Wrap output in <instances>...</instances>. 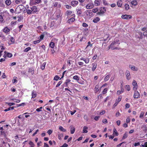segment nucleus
I'll use <instances>...</instances> for the list:
<instances>
[{
  "label": "nucleus",
  "instance_id": "20e7f679",
  "mask_svg": "<svg viewBox=\"0 0 147 147\" xmlns=\"http://www.w3.org/2000/svg\"><path fill=\"white\" fill-rule=\"evenodd\" d=\"M121 18L124 19L128 20L132 18V16L130 15L125 14L122 15L121 16Z\"/></svg>",
  "mask_w": 147,
  "mask_h": 147
},
{
  "label": "nucleus",
  "instance_id": "c756f323",
  "mask_svg": "<svg viewBox=\"0 0 147 147\" xmlns=\"http://www.w3.org/2000/svg\"><path fill=\"white\" fill-rule=\"evenodd\" d=\"M142 129L144 131H146L147 130V127L145 125H143L142 126Z\"/></svg>",
  "mask_w": 147,
  "mask_h": 147
},
{
  "label": "nucleus",
  "instance_id": "423d86ee",
  "mask_svg": "<svg viewBox=\"0 0 147 147\" xmlns=\"http://www.w3.org/2000/svg\"><path fill=\"white\" fill-rule=\"evenodd\" d=\"M72 16H73V17L69 19L67 21V22L69 24H71L72 22L75 21V14H73Z\"/></svg>",
  "mask_w": 147,
  "mask_h": 147
},
{
  "label": "nucleus",
  "instance_id": "cd10ccee",
  "mask_svg": "<svg viewBox=\"0 0 147 147\" xmlns=\"http://www.w3.org/2000/svg\"><path fill=\"white\" fill-rule=\"evenodd\" d=\"M11 1L10 0H6L5 1V4L7 6H9L11 5Z\"/></svg>",
  "mask_w": 147,
  "mask_h": 147
},
{
  "label": "nucleus",
  "instance_id": "603ef678",
  "mask_svg": "<svg viewBox=\"0 0 147 147\" xmlns=\"http://www.w3.org/2000/svg\"><path fill=\"white\" fill-rule=\"evenodd\" d=\"M98 10V8H94L92 9V11L94 13L97 12Z\"/></svg>",
  "mask_w": 147,
  "mask_h": 147
},
{
  "label": "nucleus",
  "instance_id": "0eeeda50",
  "mask_svg": "<svg viewBox=\"0 0 147 147\" xmlns=\"http://www.w3.org/2000/svg\"><path fill=\"white\" fill-rule=\"evenodd\" d=\"M125 74L126 79L127 80H129L131 78L129 71L128 70H127L125 72Z\"/></svg>",
  "mask_w": 147,
  "mask_h": 147
},
{
  "label": "nucleus",
  "instance_id": "79ce46f5",
  "mask_svg": "<svg viewBox=\"0 0 147 147\" xmlns=\"http://www.w3.org/2000/svg\"><path fill=\"white\" fill-rule=\"evenodd\" d=\"M73 78L75 80H79V77L77 75L74 76L73 77Z\"/></svg>",
  "mask_w": 147,
  "mask_h": 147
},
{
  "label": "nucleus",
  "instance_id": "e433bc0d",
  "mask_svg": "<svg viewBox=\"0 0 147 147\" xmlns=\"http://www.w3.org/2000/svg\"><path fill=\"white\" fill-rule=\"evenodd\" d=\"M125 7L126 10H128L129 8V5L128 4H125Z\"/></svg>",
  "mask_w": 147,
  "mask_h": 147
},
{
  "label": "nucleus",
  "instance_id": "13d9d810",
  "mask_svg": "<svg viewBox=\"0 0 147 147\" xmlns=\"http://www.w3.org/2000/svg\"><path fill=\"white\" fill-rule=\"evenodd\" d=\"M10 41L12 43H13L15 42V39L13 37H11L10 38Z\"/></svg>",
  "mask_w": 147,
  "mask_h": 147
},
{
  "label": "nucleus",
  "instance_id": "f03ea898",
  "mask_svg": "<svg viewBox=\"0 0 147 147\" xmlns=\"http://www.w3.org/2000/svg\"><path fill=\"white\" fill-rule=\"evenodd\" d=\"M106 11V9L105 7H101L100 8L99 11L96 13V14L97 15L102 16L104 15V13Z\"/></svg>",
  "mask_w": 147,
  "mask_h": 147
},
{
  "label": "nucleus",
  "instance_id": "a18cd8bd",
  "mask_svg": "<svg viewBox=\"0 0 147 147\" xmlns=\"http://www.w3.org/2000/svg\"><path fill=\"white\" fill-rule=\"evenodd\" d=\"M108 89L107 88H105L104 89L102 92L103 94H105L107 93Z\"/></svg>",
  "mask_w": 147,
  "mask_h": 147
},
{
  "label": "nucleus",
  "instance_id": "7c9ffc66",
  "mask_svg": "<svg viewBox=\"0 0 147 147\" xmlns=\"http://www.w3.org/2000/svg\"><path fill=\"white\" fill-rule=\"evenodd\" d=\"M109 37V35L108 34H106L104 36V38H104L102 40L103 41H105Z\"/></svg>",
  "mask_w": 147,
  "mask_h": 147
},
{
  "label": "nucleus",
  "instance_id": "338daca9",
  "mask_svg": "<svg viewBox=\"0 0 147 147\" xmlns=\"http://www.w3.org/2000/svg\"><path fill=\"white\" fill-rule=\"evenodd\" d=\"M42 109V107L37 108L36 109V111L37 112H40L41 111V109Z\"/></svg>",
  "mask_w": 147,
  "mask_h": 147
},
{
  "label": "nucleus",
  "instance_id": "ddd939ff",
  "mask_svg": "<svg viewBox=\"0 0 147 147\" xmlns=\"http://www.w3.org/2000/svg\"><path fill=\"white\" fill-rule=\"evenodd\" d=\"M30 9L32 11V13H34L37 11V7L35 6H33L32 7H30Z\"/></svg>",
  "mask_w": 147,
  "mask_h": 147
},
{
  "label": "nucleus",
  "instance_id": "412c9836",
  "mask_svg": "<svg viewBox=\"0 0 147 147\" xmlns=\"http://www.w3.org/2000/svg\"><path fill=\"white\" fill-rule=\"evenodd\" d=\"M72 13V11L71 10H67L65 13V15L69 16Z\"/></svg>",
  "mask_w": 147,
  "mask_h": 147
},
{
  "label": "nucleus",
  "instance_id": "69168bd1",
  "mask_svg": "<svg viewBox=\"0 0 147 147\" xmlns=\"http://www.w3.org/2000/svg\"><path fill=\"white\" fill-rule=\"evenodd\" d=\"M84 119L85 120H86L87 121H88V116L87 115H85L84 116Z\"/></svg>",
  "mask_w": 147,
  "mask_h": 147
},
{
  "label": "nucleus",
  "instance_id": "393cba45",
  "mask_svg": "<svg viewBox=\"0 0 147 147\" xmlns=\"http://www.w3.org/2000/svg\"><path fill=\"white\" fill-rule=\"evenodd\" d=\"M77 11V13L78 15H80L82 13V11L80 9H77L76 10Z\"/></svg>",
  "mask_w": 147,
  "mask_h": 147
},
{
  "label": "nucleus",
  "instance_id": "4be33fe9",
  "mask_svg": "<svg viewBox=\"0 0 147 147\" xmlns=\"http://www.w3.org/2000/svg\"><path fill=\"white\" fill-rule=\"evenodd\" d=\"M88 129V127L87 126H84L83 127V130L82 131V133H87L88 132L87 131V129Z\"/></svg>",
  "mask_w": 147,
  "mask_h": 147
},
{
  "label": "nucleus",
  "instance_id": "bf43d9fd",
  "mask_svg": "<svg viewBox=\"0 0 147 147\" xmlns=\"http://www.w3.org/2000/svg\"><path fill=\"white\" fill-rule=\"evenodd\" d=\"M16 78H17V77H14L13 78V79L12 80V82H13V83H14L15 82H17V80H16Z\"/></svg>",
  "mask_w": 147,
  "mask_h": 147
},
{
  "label": "nucleus",
  "instance_id": "6e6d98bb",
  "mask_svg": "<svg viewBox=\"0 0 147 147\" xmlns=\"http://www.w3.org/2000/svg\"><path fill=\"white\" fill-rule=\"evenodd\" d=\"M144 114V112L142 111L141 113H140V116H139V117L140 118H142V117H143Z\"/></svg>",
  "mask_w": 147,
  "mask_h": 147
},
{
  "label": "nucleus",
  "instance_id": "dca6fc26",
  "mask_svg": "<svg viewBox=\"0 0 147 147\" xmlns=\"http://www.w3.org/2000/svg\"><path fill=\"white\" fill-rule=\"evenodd\" d=\"M100 20V18L98 17H96L94 18L92 22L94 23H97Z\"/></svg>",
  "mask_w": 147,
  "mask_h": 147
},
{
  "label": "nucleus",
  "instance_id": "f8f14e48",
  "mask_svg": "<svg viewBox=\"0 0 147 147\" xmlns=\"http://www.w3.org/2000/svg\"><path fill=\"white\" fill-rule=\"evenodd\" d=\"M70 133L71 134H73L75 131V127L73 125L70 126Z\"/></svg>",
  "mask_w": 147,
  "mask_h": 147
},
{
  "label": "nucleus",
  "instance_id": "2f4dec72",
  "mask_svg": "<svg viewBox=\"0 0 147 147\" xmlns=\"http://www.w3.org/2000/svg\"><path fill=\"white\" fill-rule=\"evenodd\" d=\"M59 129L61 131L63 132H66V129H64L62 126H60L59 128Z\"/></svg>",
  "mask_w": 147,
  "mask_h": 147
},
{
  "label": "nucleus",
  "instance_id": "6ab92c4d",
  "mask_svg": "<svg viewBox=\"0 0 147 147\" xmlns=\"http://www.w3.org/2000/svg\"><path fill=\"white\" fill-rule=\"evenodd\" d=\"M99 85L98 84H97L95 86V88H94V92L95 93H96L98 92L99 90Z\"/></svg>",
  "mask_w": 147,
  "mask_h": 147
},
{
  "label": "nucleus",
  "instance_id": "774afa93",
  "mask_svg": "<svg viewBox=\"0 0 147 147\" xmlns=\"http://www.w3.org/2000/svg\"><path fill=\"white\" fill-rule=\"evenodd\" d=\"M105 111L104 110H102V111L99 114L100 115H103L105 113Z\"/></svg>",
  "mask_w": 147,
  "mask_h": 147
},
{
  "label": "nucleus",
  "instance_id": "c85d7f7f",
  "mask_svg": "<svg viewBox=\"0 0 147 147\" xmlns=\"http://www.w3.org/2000/svg\"><path fill=\"white\" fill-rule=\"evenodd\" d=\"M53 40L51 41L50 43L49 44V46L51 48H53L55 46V43L52 41Z\"/></svg>",
  "mask_w": 147,
  "mask_h": 147
},
{
  "label": "nucleus",
  "instance_id": "9d476101",
  "mask_svg": "<svg viewBox=\"0 0 147 147\" xmlns=\"http://www.w3.org/2000/svg\"><path fill=\"white\" fill-rule=\"evenodd\" d=\"M15 3L17 4H25L26 1L25 0H16Z\"/></svg>",
  "mask_w": 147,
  "mask_h": 147
},
{
  "label": "nucleus",
  "instance_id": "4d7b16f0",
  "mask_svg": "<svg viewBox=\"0 0 147 147\" xmlns=\"http://www.w3.org/2000/svg\"><path fill=\"white\" fill-rule=\"evenodd\" d=\"M89 46H90V47H92V44H91V42L90 41L88 42V45L86 47V49Z\"/></svg>",
  "mask_w": 147,
  "mask_h": 147
},
{
  "label": "nucleus",
  "instance_id": "bb28decb",
  "mask_svg": "<svg viewBox=\"0 0 147 147\" xmlns=\"http://www.w3.org/2000/svg\"><path fill=\"white\" fill-rule=\"evenodd\" d=\"M0 133L1 135L3 136L5 138L6 137V134L4 131H0Z\"/></svg>",
  "mask_w": 147,
  "mask_h": 147
},
{
  "label": "nucleus",
  "instance_id": "72a5a7b5",
  "mask_svg": "<svg viewBox=\"0 0 147 147\" xmlns=\"http://www.w3.org/2000/svg\"><path fill=\"white\" fill-rule=\"evenodd\" d=\"M14 107H10L8 108L5 109L4 110V111H9L10 110H13L14 109Z\"/></svg>",
  "mask_w": 147,
  "mask_h": 147
},
{
  "label": "nucleus",
  "instance_id": "680f3d73",
  "mask_svg": "<svg viewBox=\"0 0 147 147\" xmlns=\"http://www.w3.org/2000/svg\"><path fill=\"white\" fill-rule=\"evenodd\" d=\"M63 136V134H60L58 135V139L60 140L61 139V136Z\"/></svg>",
  "mask_w": 147,
  "mask_h": 147
},
{
  "label": "nucleus",
  "instance_id": "ea45409f",
  "mask_svg": "<svg viewBox=\"0 0 147 147\" xmlns=\"http://www.w3.org/2000/svg\"><path fill=\"white\" fill-rule=\"evenodd\" d=\"M31 49V48L30 47H28L26 48L24 50V52H27L29 50Z\"/></svg>",
  "mask_w": 147,
  "mask_h": 147
},
{
  "label": "nucleus",
  "instance_id": "473e14b6",
  "mask_svg": "<svg viewBox=\"0 0 147 147\" xmlns=\"http://www.w3.org/2000/svg\"><path fill=\"white\" fill-rule=\"evenodd\" d=\"M117 5L119 7H121L122 5L121 1H119L117 3Z\"/></svg>",
  "mask_w": 147,
  "mask_h": 147
},
{
  "label": "nucleus",
  "instance_id": "49530a36",
  "mask_svg": "<svg viewBox=\"0 0 147 147\" xmlns=\"http://www.w3.org/2000/svg\"><path fill=\"white\" fill-rule=\"evenodd\" d=\"M28 72H30L31 73V74L33 75L34 74V72L33 70H32V69L30 68L29 69Z\"/></svg>",
  "mask_w": 147,
  "mask_h": 147
},
{
  "label": "nucleus",
  "instance_id": "3c124183",
  "mask_svg": "<svg viewBox=\"0 0 147 147\" xmlns=\"http://www.w3.org/2000/svg\"><path fill=\"white\" fill-rule=\"evenodd\" d=\"M40 41V40H36L34 41H33V43L34 44H36L39 43Z\"/></svg>",
  "mask_w": 147,
  "mask_h": 147
},
{
  "label": "nucleus",
  "instance_id": "6e6552de",
  "mask_svg": "<svg viewBox=\"0 0 147 147\" xmlns=\"http://www.w3.org/2000/svg\"><path fill=\"white\" fill-rule=\"evenodd\" d=\"M84 13L85 15L88 17L90 16L92 14V12L91 10H86Z\"/></svg>",
  "mask_w": 147,
  "mask_h": 147
},
{
  "label": "nucleus",
  "instance_id": "aec40b11",
  "mask_svg": "<svg viewBox=\"0 0 147 147\" xmlns=\"http://www.w3.org/2000/svg\"><path fill=\"white\" fill-rule=\"evenodd\" d=\"M129 67L132 70L134 71H137L138 70V68L134 66H131V65H129Z\"/></svg>",
  "mask_w": 147,
  "mask_h": 147
},
{
  "label": "nucleus",
  "instance_id": "09e8293b",
  "mask_svg": "<svg viewBox=\"0 0 147 147\" xmlns=\"http://www.w3.org/2000/svg\"><path fill=\"white\" fill-rule=\"evenodd\" d=\"M110 76L109 75H107L105 78L104 80L105 81H108L109 79Z\"/></svg>",
  "mask_w": 147,
  "mask_h": 147
},
{
  "label": "nucleus",
  "instance_id": "f257e3e1",
  "mask_svg": "<svg viewBox=\"0 0 147 147\" xmlns=\"http://www.w3.org/2000/svg\"><path fill=\"white\" fill-rule=\"evenodd\" d=\"M120 44V43L119 40H115L109 46L108 50L110 48L112 50L117 49H118L117 47L119 46Z\"/></svg>",
  "mask_w": 147,
  "mask_h": 147
},
{
  "label": "nucleus",
  "instance_id": "a19ab883",
  "mask_svg": "<svg viewBox=\"0 0 147 147\" xmlns=\"http://www.w3.org/2000/svg\"><path fill=\"white\" fill-rule=\"evenodd\" d=\"M47 110L49 111V112H48V117H49L51 115V109L49 108H47Z\"/></svg>",
  "mask_w": 147,
  "mask_h": 147
},
{
  "label": "nucleus",
  "instance_id": "8fccbe9b",
  "mask_svg": "<svg viewBox=\"0 0 147 147\" xmlns=\"http://www.w3.org/2000/svg\"><path fill=\"white\" fill-rule=\"evenodd\" d=\"M70 81H71L69 79H67L66 80V81H65V84L66 85V86H67L68 83H69V82H70Z\"/></svg>",
  "mask_w": 147,
  "mask_h": 147
},
{
  "label": "nucleus",
  "instance_id": "0e129e2a",
  "mask_svg": "<svg viewBox=\"0 0 147 147\" xmlns=\"http://www.w3.org/2000/svg\"><path fill=\"white\" fill-rule=\"evenodd\" d=\"M103 3L104 5H108V4L106 1L105 0H103Z\"/></svg>",
  "mask_w": 147,
  "mask_h": 147
},
{
  "label": "nucleus",
  "instance_id": "5701e85b",
  "mask_svg": "<svg viewBox=\"0 0 147 147\" xmlns=\"http://www.w3.org/2000/svg\"><path fill=\"white\" fill-rule=\"evenodd\" d=\"M131 4L132 5L136 6L138 4V2L136 0H133L131 2Z\"/></svg>",
  "mask_w": 147,
  "mask_h": 147
},
{
  "label": "nucleus",
  "instance_id": "864d4df0",
  "mask_svg": "<svg viewBox=\"0 0 147 147\" xmlns=\"http://www.w3.org/2000/svg\"><path fill=\"white\" fill-rule=\"evenodd\" d=\"M59 78V77L58 76H56L54 78L53 80L57 81L58 80Z\"/></svg>",
  "mask_w": 147,
  "mask_h": 147
},
{
  "label": "nucleus",
  "instance_id": "39448f33",
  "mask_svg": "<svg viewBox=\"0 0 147 147\" xmlns=\"http://www.w3.org/2000/svg\"><path fill=\"white\" fill-rule=\"evenodd\" d=\"M132 84L134 86L133 88L134 90H136L138 88V85L137 83L136 80H133Z\"/></svg>",
  "mask_w": 147,
  "mask_h": 147
},
{
  "label": "nucleus",
  "instance_id": "c03bdc74",
  "mask_svg": "<svg viewBox=\"0 0 147 147\" xmlns=\"http://www.w3.org/2000/svg\"><path fill=\"white\" fill-rule=\"evenodd\" d=\"M121 98H122V97L121 96H120L117 99L116 101V102H117V103H119V102L121 101Z\"/></svg>",
  "mask_w": 147,
  "mask_h": 147
},
{
  "label": "nucleus",
  "instance_id": "2eb2a0df",
  "mask_svg": "<svg viewBox=\"0 0 147 147\" xmlns=\"http://www.w3.org/2000/svg\"><path fill=\"white\" fill-rule=\"evenodd\" d=\"M93 7V4L92 3H89L86 6V8L87 9H90L92 8Z\"/></svg>",
  "mask_w": 147,
  "mask_h": 147
},
{
  "label": "nucleus",
  "instance_id": "f704fd0d",
  "mask_svg": "<svg viewBox=\"0 0 147 147\" xmlns=\"http://www.w3.org/2000/svg\"><path fill=\"white\" fill-rule=\"evenodd\" d=\"M6 53L7 55L6 56H7V57L10 58L12 57L13 55L12 53L7 52H6Z\"/></svg>",
  "mask_w": 147,
  "mask_h": 147
},
{
  "label": "nucleus",
  "instance_id": "58836bf2",
  "mask_svg": "<svg viewBox=\"0 0 147 147\" xmlns=\"http://www.w3.org/2000/svg\"><path fill=\"white\" fill-rule=\"evenodd\" d=\"M4 22L3 16L0 15V23H3Z\"/></svg>",
  "mask_w": 147,
  "mask_h": 147
},
{
  "label": "nucleus",
  "instance_id": "f3484780",
  "mask_svg": "<svg viewBox=\"0 0 147 147\" xmlns=\"http://www.w3.org/2000/svg\"><path fill=\"white\" fill-rule=\"evenodd\" d=\"M101 3L100 0H95L94 1V5L98 6L100 5Z\"/></svg>",
  "mask_w": 147,
  "mask_h": 147
},
{
  "label": "nucleus",
  "instance_id": "a211bd4d",
  "mask_svg": "<svg viewBox=\"0 0 147 147\" xmlns=\"http://www.w3.org/2000/svg\"><path fill=\"white\" fill-rule=\"evenodd\" d=\"M3 31L5 33H7L10 31V30L7 26L5 27L3 29Z\"/></svg>",
  "mask_w": 147,
  "mask_h": 147
},
{
  "label": "nucleus",
  "instance_id": "e2e57ef3",
  "mask_svg": "<svg viewBox=\"0 0 147 147\" xmlns=\"http://www.w3.org/2000/svg\"><path fill=\"white\" fill-rule=\"evenodd\" d=\"M53 132V130L51 129L49 130L47 132L49 135H50Z\"/></svg>",
  "mask_w": 147,
  "mask_h": 147
},
{
  "label": "nucleus",
  "instance_id": "052dcab7",
  "mask_svg": "<svg viewBox=\"0 0 147 147\" xmlns=\"http://www.w3.org/2000/svg\"><path fill=\"white\" fill-rule=\"evenodd\" d=\"M82 26L83 27L86 28L88 26V25L86 23H83L82 24Z\"/></svg>",
  "mask_w": 147,
  "mask_h": 147
},
{
  "label": "nucleus",
  "instance_id": "37998d69",
  "mask_svg": "<svg viewBox=\"0 0 147 147\" xmlns=\"http://www.w3.org/2000/svg\"><path fill=\"white\" fill-rule=\"evenodd\" d=\"M46 64L45 63H44L41 66V68L43 70L45 67V66Z\"/></svg>",
  "mask_w": 147,
  "mask_h": 147
},
{
  "label": "nucleus",
  "instance_id": "c9c22d12",
  "mask_svg": "<svg viewBox=\"0 0 147 147\" xmlns=\"http://www.w3.org/2000/svg\"><path fill=\"white\" fill-rule=\"evenodd\" d=\"M125 88L128 91H129L130 90V88L129 85H127L125 86Z\"/></svg>",
  "mask_w": 147,
  "mask_h": 147
},
{
  "label": "nucleus",
  "instance_id": "9b49d317",
  "mask_svg": "<svg viewBox=\"0 0 147 147\" xmlns=\"http://www.w3.org/2000/svg\"><path fill=\"white\" fill-rule=\"evenodd\" d=\"M80 60L83 61L86 64H88L90 61V59L88 58H84L82 57L80 58Z\"/></svg>",
  "mask_w": 147,
  "mask_h": 147
},
{
  "label": "nucleus",
  "instance_id": "1a4fd4ad",
  "mask_svg": "<svg viewBox=\"0 0 147 147\" xmlns=\"http://www.w3.org/2000/svg\"><path fill=\"white\" fill-rule=\"evenodd\" d=\"M79 2L77 1H73L71 2V5L73 7H76L78 4Z\"/></svg>",
  "mask_w": 147,
  "mask_h": 147
},
{
  "label": "nucleus",
  "instance_id": "a878e982",
  "mask_svg": "<svg viewBox=\"0 0 147 147\" xmlns=\"http://www.w3.org/2000/svg\"><path fill=\"white\" fill-rule=\"evenodd\" d=\"M28 7L27 8H26V11L27 13L28 14H31L32 13V11L31 10H30L29 9H28Z\"/></svg>",
  "mask_w": 147,
  "mask_h": 147
},
{
  "label": "nucleus",
  "instance_id": "de8ad7c7",
  "mask_svg": "<svg viewBox=\"0 0 147 147\" xmlns=\"http://www.w3.org/2000/svg\"><path fill=\"white\" fill-rule=\"evenodd\" d=\"M80 3V5L84 6V5H82V3H83L85 0H78Z\"/></svg>",
  "mask_w": 147,
  "mask_h": 147
},
{
  "label": "nucleus",
  "instance_id": "4468645a",
  "mask_svg": "<svg viewBox=\"0 0 147 147\" xmlns=\"http://www.w3.org/2000/svg\"><path fill=\"white\" fill-rule=\"evenodd\" d=\"M92 71H94L95 70V69L96 68V67L97 66V63H96L94 62L92 63Z\"/></svg>",
  "mask_w": 147,
  "mask_h": 147
},
{
  "label": "nucleus",
  "instance_id": "7ed1b4c3",
  "mask_svg": "<svg viewBox=\"0 0 147 147\" xmlns=\"http://www.w3.org/2000/svg\"><path fill=\"white\" fill-rule=\"evenodd\" d=\"M134 97L135 98H140V96L139 93L138 91L134 90Z\"/></svg>",
  "mask_w": 147,
  "mask_h": 147
},
{
  "label": "nucleus",
  "instance_id": "4c0bfd02",
  "mask_svg": "<svg viewBox=\"0 0 147 147\" xmlns=\"http://www.w3.org/2000/svg\"><path fill=\"white\" fill-rule=\"evenodd\" d=\"M32 98H34L36 97V92H33L32 93Z\"/></svg>",
  "mask_w": 147,
  "mask_h": 147
},
{
  "label": "nucleus",
  "instance_id": "5fc2aeb1",
  "mask_svg": "<svg viewBox=\"0 0 147 147\" xmlns=\"http://www.w3.org/2000/svg\"><path fill=\"white\" fill-rule=\"evenodd\" d=\"M62 82H63L62 81H59L57 84L56 87H57L59 86L62 83Z\"/></svg>",
  "mask_w": 147,
  "mask_h": 147
},
{
  "label": "nucleus",
  "instance_id": "b1692460",
  "mask_svg": "<svg viewBox=\"0 0 147 147\" xmlns=\"http://www.w3.org/2000/svg\"><path fill=\"white\" fill-rule=\"evenodd\" d=\"M113 135H115L116 136H117L119 135V134L117 131L116 129L115 128H114L113 129Z\"/></svg>",
  "mask_w": 147,
  "mask_h": 147
}]
</instances>
